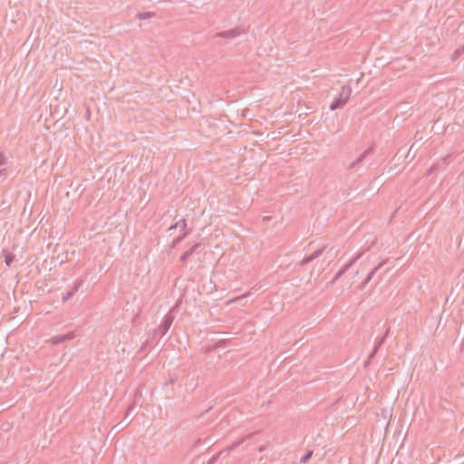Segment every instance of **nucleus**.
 <instances>
[{"label":"nucleus","instance_id":"obj_14","mask_svg":"<svg viewBox=\"0 0 464 464\" xmlns=\"http://www.w3.org/2000/svg\"><path fill=\"white\" fill-rule=\"evenodd\" d=\"M3 255L5 256V262L6 266H10L15 259V256L13 253L8 252L6 249L3 250Z\"/></svg>","mask_w":464,"mask_h":464},{"label":"nucleus","instance_id":"obj_22","mask_svg":"<svg viewBox=\"0 0 464 464\" xmlns=\"http://www.w3.org/2000/svg\"><path fill=\"white\" fill-rule=\"evenodd\" d=\"M369 284L367 280H363L357 287L358 290L362 291L365 288V286Z\"/></svg>","mask_w":464,"mask_h":464},{"label":"nucleus","instance_id":"obj_5","mask_svg":"<svg viewBox=\"0 0 464 464\" xmlns=\"http://www.w3.org/2000/svg\"><path fill=\"white\" fill-rule=\"evenodd\" d=\"M244 31L240 27H235L230 30L222 31L217 33L214 37H221L225 39H234L239 35H241Z\"/></svg>","mask_w":464,"mask_h":464},{"label":"nucleus","instance_id":"obj_1","mask_svg":"<svg viewBox=\"0 0 464 464\" xmlns=\"http://www.w3.org/2000/svg\"><path fill=\"white\" fill-rule=\"evenodd\" d=\"M352 94V88L349 85H343L339 95L332 102L330 105L331 111L342 108L349 101Z\"/></svg>","mask_w":464,"mask_h":464},{"label":"nucleus","instance_id":"obj_26","mask_svg":"<svg viewBox=\"0 0 464 464\" xmlns=\"http://www.w3.org/2000/svg\"><path fill=\"white\" fill-rule=\"evenodd\" d=\"M204 413H205V412H202V413L199 415V417H198V418L203 417Z\"/></svg>","mask_w":464,"mask_h":464},{"label":"nucleus","instance_id":"obj_15","mask_svg":"<svg viewBox=\"0 0 464 464\" xmlns=\"http://www.w3.org/2000/svg\"><path fill=\"white\" fill-rule=\"evenodd\" d=\"M156 16L155 12H143V13H138L136 14V18L139 20H145L150 19Z\"/></svg>","mask_w":464,"mask_h":464},{"label":"nucleus","instance_id":"obj_23","mask_svg":"<svg viewBox=\"0 0 464 464\" xmlns=\"http://www.w3.org/2000/svg\"><path fill=\"white\" fill-rule=\"evenodd\" d=\"M449 157H450V156H447V157L442 158L441 161H442V164H443V165L448 164V159H449Z\"/></svg>","mask_w":464,"mask_h":464},{"label":"nucleus","instance_id":"obj_2","mask_svg":"<svg viewBox=\"0 0 464 464\" xmlns=\"http://www.w3.org/2000/svg\"><path fill=\"white\" fill-rule=\"evenodd\" d=\"M175 316L171 313H168L162 319L160 324L154 330V334L164 336L170 328Z\"/></svg>","mask_w":464,"mask_h":464},{"label":"nucleus","instance_id":"obj_12","mask_svg":"<svg viewBox=\"0 0 464 464\" xmlns=\"http://www.w3.org/2000/svg\"><path fill=\"white\" fill-rule=\"evenodd\" d=\"M386 262H387V259L382 260V262H380L373 269H372L369 272V274L365 277V280L370 282L372 279V277L374 276V275L386 264Z\"/></svg>","mask_w":464,"mask_h":464},{"label":"nucleus","instance_id":"obj_21","mask_svg":"<svg viewBox=\"0 0 464 464\" xmlns=\"http://www.w3.org/2000/svg\"><path fill=\"white\" fill-rule=\"evenodd\" d=\"M440 164L439 162L437 163H434L433 165H431V167L428 169L427 171V176H430L431 175L433 172H435L436 170L439 169Z\"/></svg>","mask_w":464,"mask_h":464},{"label":"nucleus","instance_id":"obj_6","mask_svg":"<svg viewBox=\"0 0 464 464\" xmlns=\"http://www.w3.org/2000/svg\"><path fill=\"white\" fill-rule=\"evenodd\" d=\"M389 333H390V327L388 326V328L386 329L384 334L381 338L376 340L375 344L373 346V349H372V353L369 354L368 359H367V361L365 362V366H367L369 364L370 361L375 356V354L379 351L380 347L385 342L387 336L389 335Z\"/></svg>","mask_w":464,"mask_h":464},{"label":"nucleus","instance_id":"obj_11","mask_svg":"<svg viewBox=\"0 0 464 464\" xmlns=\"http://www.w3.org/2000/svg\"><path fill=\"white\" fill-rule=\"evenodd\" d=\"M200 246V243H196L194 246H192L188 250L184 252L180 256V261L185 262L187 261L191 255L197 251V249Z\"/></svg>","mask_w":464,"mask_h":464},{"label":"nucleus","instance_id":"obj_4","mask_svg":"<svg viewBox=\"0 0 464 464\" xmlns=\"http://www.w3.org/2000/svg\"><path fill=\"white\" fill-rule=\"evenodd\" d=\"M75 337H76L75 333L73 331H72V332H69L64 334H58V335L53 336L47 341V343H49L51 345H57L62 343H64L66 341L72 340Z\"/></svg>","mask_w":464,"mask_h":464},{"label":"nucleus","instance_id":"obj_7","mask_svg":"<svg viewBox=\"0 0 464 464\" xmlns=\"http://www.w3.org/2000/svg\"><path fill=\"white\" fill-rule=\"evenodd\" d=\"M325 247H322L320 249H317L315 250L314 253H312L311 255H309L308 256H305L304 258H303L301 261H300V266H304L307 264H309L310 262L314 261V259H316L317 257H319L322 253L324 252Z\"/></svg>","mask_w":464,"mask_h":464},{"label":"nucleus","instance_id":"obj_20","mask_svg":"<svg viewBox=\"0 0 464 464\" xmlns=\"http://www.w3.org/2000/svg\"><path fill=\"white\" fill-rule=\"evenodd\" d=\"M313 450H307V452L301 458L300 463H306L313 456Z\"/></svg>","mask_w":464,"mask_h":464},{"label":"nucleus","instance_id":"obj_9","mask_svg":"<svg viewBox=\"0 0 464 464\" xmlns=\"http://www.w3.org/2000/svg\"><path fill=\"white\" fill-rule=\"evenodd\" d=\"M373 152V146H371L367 150H365L354 161H353L349 166L348 169H353L356 165L361 163L367 156Z\"/></svg>","mask_w":464,"mask_h":464},{"label":"nucleus","instance_id":"obj_8","mask_svg":"<svg viewBox=\"0 0 464 464\" xmlns=\"http://www.w3.org/2000/svg\"><path fill=\"white\" fill-rule=\"evenodd\" d=\"M325 247H322L320 249H317L315 250L314 253H312L311 255H309L308 256H305L304 258H303L301 261H300V266H304L307 264H309L310 262L314 261V259H316L317 257H319L322 253L324 252Z\"/></svg>","mask_w":464,"mask_h":464},{"label":"nucleus","instance_id":"obj_13","mask_svg":"<svg viewBox=\"0 0 464 464\" xmlns=\"http://www.w3.org/2000/svg\"><path fill=\"white\" fill-rule=\"evenodd\" d=\"M78 289H79L78 284H74L73 286L72 287V289H70L65 295H63L62 302L65 303L68 300H70L75 295V293L78 291Z\"/></svg>","mask_w":464,"mask_h":464},{"label":"nucleus","instance_id":"obj_3","mask_svg":"<svg viewBox=\"0 0 464 464\" xmlns=\"http://www.w3.org/2000/svg\"><path fill=\"white\" fill-rule=\"evenodd\" d=\"M363 255V252H359L356 256H354L347 264H345L334 276L333 280L329 283L330 285H333L335 284V282L343 276L346 271L350 269V267L358 260L360 259Z\"/></svg>","mask_w":464,"mask_h":464},{"label":"nucleus","instance_id":"obj_19","mask_svg":"<svg viewBox=\"0 0 464 464\" xmlns=\"http://www.w3.org/2000/svg\"><path fill=\"white\" fill-rule=\"evenodd\" d=\"M463 53H464V44H463L461 47H459V48H458V49H456V50H455V52H454V53H453V55H452L451 60H452V61H456V60H458V59H459V57Z\"/></svg>","mask_w":464,"mask_h":464},{"label":"nucleus","instance_id":"obj_17","mask_svg":"<svg viewBox=\"0 0 464 464\" xmlns=\"http://www.w3.org/2000/svg\"><path fill=\"white\" fill-rule=\"evenodd\" d=\"M177 227H180L181 229H185L187 227V221L185 218H181L179 221H178L177 223H175L174 225H171L169 228V230H171V229H174V228H177Z\"/></svg>","mask_w":464,"mask_h":464},{"label":"nucleus","instance_id":"obj_10","mask_svg":"<svg viewBox=\"0 0 464 464\" xmlns=\"http://www.w3.org/2000/svg\"><path fill=\"white\" fill-rule=\"evenodd\" d=\"M255 433H249L248 435H246V437H242L241 439H239L238 440L233 442L230 446H228L225 451L227 453L234 450L235 449H237L238 446H240L241 444H243L246 440L252 438L254 436Z\"/></svg>","mask_w":464,"mask_h":464},{"label":"nucleus","instance_id":"obj_18","mask_svg":"<svg viewBox=\"0 0 464 464\" xmlns=\"http://www.w3.org/2000/svg\"><path fill=\"white\" fill-rule=\"evenodd\" d=\"M188 236V232H184L182 235H180L179 237H176L175 239H173L171 245H170V248H174L177 245H179L186 237Z\"/></svg>","mask_w":464,"mask_h":464},{"label":"nucleus","instance_id":"obj_16","mask_svg":"<svg viewBox=\"0 0 464 464\" xmlns=\"http://www.w3.org/2000/svg\"><path fill=\"white\" fill-rule=\"evenodd\" d=\"M6 163H7V160H6L5 156L4 155L3 152L0 151V177L5 174V168L2 169V167H5L6 165Z\"/></svg>","mask_w":464,"mask_h":464},{"label":"nucleus","instance_id":"obj_24","mask_svg":"<svg viewBox=\"0 0 464 464\" xmlns=\"http://www.w3.org/2000/svg\"><path fill=\"white\" fill-rule=\"evenodd\" d=\"M248 295H249V293H248V294L242 295L241 296H238V297H237L236 299H237V300L243 299V298H245L246 296H247Z\"/></svg>","mask_w":464,"mask_h":464},{"label":"nucleus","instance_id":"obj_25","mask_svg":"<svg viewBox=\"0 0 464 464\" xmlns=\"http://www.w3.org/2000/svg\"><path fill=\"white\" fill-rule=\"evenodd\" d=\"M264 450H265V447H264V446H261V447L258 449V450H259V451H263Z\"/></svg>","mask_w":464,"mask_h":464}]
</instances>
